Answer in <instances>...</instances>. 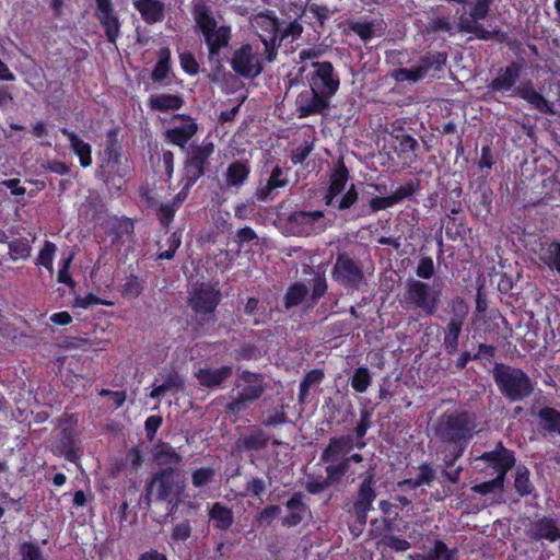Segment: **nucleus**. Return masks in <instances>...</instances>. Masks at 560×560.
I'll return each instance as SVG.
<instances>
[{
  "label": "nucleus",
  "instance_id": "nucleus-9",
  "mask_svg": "<svg viewBox=\"0 0 560 560\" xmlns=\"http://www.w3.org/2000/svg\"><path fill=\"white\" fill-rule=\"evenodd\" d=\"M331 278L347 291H363L368 285L361 261L347 253H338L331 269Z\"/></svg>",
  "mask_w": 560,
  "mask_h": 560
},
{
  "label": "nucleus",
  "instance_id": "nucleus-45",
  "mask_svg": "<svg viewBox=\"0 0 560 560\" xmlns=\"http://www.w3.org/2000/svg\"><path fill=\"white\" fill-rule=\"evenodd\" d=\"M244 313L253 317V324L258 326L262 325L268 320L266 308L261 305L257 298L250 296L244 306Z\"/></svg>",
  "mask_w": 560,
  "mask_h": 560
},
{
  "label": "nucleus",
  "instance_id": "nucleus-24",
  "mask_svg": "<svg viewBox=\"0 0 560 560\" xmlns=\"http://www.w3.org/2000/svg\"><path fill=\"white\" fill-rule=\"evenodd\" d=\"M336 10H331L325 4L307 3L303 10V14L307 19L308 25L318 34L325 31L326 22L335 14Z\"/></svg>",
  "mask_w": 560,
  "mask_h": 560
},
{
  "label": "nucleus",
  "instance_id": "nucleus-6",
  "mask_svg": "<svg viewBox=\"0 0 560 560\" xmlns=\"http://www.w3.org/2000/svg\"><path fill=\"white\" fill-rule=\"evenodd\" d=\"M182 470L173 467L160 469L153 474L147 486L145 499L151 500V495H155L158 501H166L172 505L171 512L180 502L186 482Z\"/></svg>",
  "mask_w": 560,
  "mask_h": 560
},
{
  "label": "nucleus",
  "instance_id": "nucleus-52",
  "mask_svg": "<svg viewBox=\"0 0 560 560\" xmlns=\"http://www.w3.org/2000/svg\"><path fill=\"white\" fill-rule=\"evenodd\" d=\"M57 250L56 245L50 241H45L36 258V265L43 266L49 272L54 270V258Z\"/></svg>",
  "mask_w": 560,
  "mask_h": 560
},
{
  "label": "nucleus",
  "instance_id": "nucleus-43",
  "mask_svg": "<svg viewBox=\"0 0 560 560\" xmlns=\"http://www.w3.org/2000/svg\"><path fill=\"white\" fill-rule=\"evenodd\" d=\"M372 424V410L366 408L360 411V420L353 430V436L357 440V450H362L366 443L364 436Z\"/></svg>",
  "mask_w": 560,
  "mask_h": 560
},
{
  "label": "nucleus",
  "instance_id": "nucleus-23",
  "mask_svg": "<svg viewBox=\"0 0 560 560\" xmlns=\"http://www.w3.org/2000/svg\"><path fill=\"white\" fill-rule=\"evenodd\" d=\"M304 499V493L295 492L285 502V508L289 513L281 520L282 526L288 528L294 527L304 520L305 514L308 512V506L305 503Z\"/></svg>",
  "mask_w": 560,
  "mask_h": 560
},
{
  "label": "nucleus",
  "instance_id": "nucleus-28",
  "mask_svg": "<svg viewBox=\"0 0 560 560\" xmlns=\"http://www.w3.org/2000/svg\"><path fill=\"white\" fill-rule=\"evenodd\" d=\"M133 7L140 13L141 19L149 25L164 20L165 8L161 0H135Z\"/></svg>",
  "mask_w": 560,
  "mask_h": 560
},
{
  "label": "nucleus",
  "instance_id": "nucleus-21",
  "mask_svg": "<svg viewBox=\"0 0 560 560\" xmlns=\"http://www.w3.org/2000/svg\"><path fill=\"white\" fill-rule=\"evenodd\" d=\"M348 179L349 171L345 163L340 161L329 177V185L324 196L326 206H335V199L345 190Z\"/></svg>",
  "mask_w": 560,
  "mask_h": 560
},
{
  "label": "nucleus",
  "instance_id": "nucleus-61",
  "mask_svg": "<svg viewBox=\"0 0 560 560\" xmlns=\"http://www.w3.org/2000/svg\"><path fill=\"white\" fill-rule=\"evenodd\" d=\"M143 290L141 282L138 277L131 275L127 278L126 282L122 284L121 295L127 299L138 298Z\"/></svg>",
  "mask_w": 560,
  "mask_h": 560
},
{
  "label": "nucleus",
  "instance_id": "nucleus-50",
  "mask_svg": "<svg viewBox=\"0 0 560 560\" xmlns=\"http://www.w3.org/2000/svg\"><path fill=\"white\" fill-rule=\"evenodd\" d=\"M327 281L324 275L317 273L313 279L312 292L306 300L307 307H314L327 292Z\"/></svg>",
  "mask_w": 560,
  "mask_h": 560
},
{
  "label": "nucleus",
  "instance_id": "nucleus-1",
  "mask_svg": "<svg viewBox=\"0 0 560 560\" xmlns=\"http://www.w3.org/2000/svg\"><path fill=\"white\" fill-rule=\"evenodd\" d=\"M191 14L208 49V61L211 66L209 79L215 81L217 77L224 73L225 58L222 50L230 46L232 28L225 24L218 25L211 8L203 1L194 4Z\"/></svg>",
  "mask_w": 560,
  "mask_h": 560
},
{
  "label": "nucleus",
  "instance_id": "nucleus-11",
  "mask_svg": "<svg viewBox=\"0 0 560 560\" xmlns=\"http://www.w3.org/2000/svg\"><path fill=\"white\" fill-rule=\"evenodd\" d=\"M214 149L212 141L190 144L184 160L183 176L198 182L206 174V166L214 153Z\"/></svg>",
  "mask_w": 560,
  "mask_h": 560
},
{
  "label": "nucleus",
  "instance_id": "nucleus-18",
  "mask_svg": "<svg viewBox=\"0 0 560 560\" xmlns=\"http://www.w3.org/2000/svg\"><path fill=\"white\" fill-rule=\"evenodd\" d=\"M374 483V475L368 472L360 485L357 499L350 510L354 516H359L361 520L368 515L376 498V492L373 488Z\"/></svg>",
  "mask_w": 560,
  "mask_h": 560
},
{
  "label": "nucleus",
  "instance_id": "nucleus-19",
  "mask_svg": "<svg viewBox=\"0 0 560 560\" xmlns=\"http://www.w3.org/2000/svg\"><path fill=\"white\" fill-rule=\"evenodd\" d=\"M527 536L537 541L546 539L555 542L560 539V527L553 518L541 517L530 523Z\"/></svg>",
  "mask_w": 560,
  "mask_h": 560
},
{
  "label": "nucleus",
  "instance_id": "nucleus-12",
  "mask_svg": "<svg viewBox=\"0 0 560 560\" xmlns=\"http://www.w3.org/2000/svg\"><path fill=\"white\" fill-rule=\"evenodd\" d=\"M230 63L236 74L246 79H254L264 70L262 61L254 52L250 44H243L237 48Z\"/></svg>",
  "mask_w": 560,
  "mask_h": 560
},
{
  "label": "nucleus",
  "instance_id": "nucleus-4",
  "mask_svg": "<svg viewBox=\"0 0 560 560\" xmlns=\"http://www.w3.org/2000/svg\"><path fill=\"white\" fill-rule=\"evenodd\" d=\"M222 300L220 290L208 283L195 288L187 304L194 313L189 319L191 331L198 336L206 334V327L215 323V311Z\"/></svg>",
  "mask_w": 560,
  "mask_h": 560
},
{
  "label": "nucleus",
  "instance_id": "nucleus-37",
  "mask_svg": "<svg viewBox=\"0 0 560 560\" xmlns=\"http://www.w3.org/2000/svg\"><path fill=\"white\" fill-rule=\"evenodd\" d=\"M354 448H357V440L352 434L334 436L322 455H347Z\"/></svg>",
  "mask_w": 560,
  "mask_h": 560
},
{
  "label": "nucleus",
  "instance_id": "nucleus-20",
  "mask_svg": "<svg viewBox=\"0 0 560 560\" xmlns=\"http://www.w3.org/2000/svg\"><path fill=\"white\" fill-rule=\"evenodd\" d=\"M270 441V435L259 427H252L242 434L235 446L240 452H258L264 450Z\"/></svg>",
  "mask_w": 560,
  "mask_h": 560
},
{
  "label": "nucleus",
  "instance_id": "nucleus-40",
  "mask_svg": "<svg viewBox=\"0 0 560 560\" xmlns=\"http://www.w3.org/2000/svg\"><path fill=\"white\" fill-rule=\"evenodd\" d=\"M119 127H114L106 132L104 154L108 162L119 165L121 162V145L118 139Z\"/></svg>",
  "mask_w": 560,
  "mask_h": 560
},
{
  "label": "nucleus",
  "instance_id": "nucleus-30",
  "mask_svg": "<svg viewBox=\"0 0 560 560\" xmlns=\"http://www.w3.org/2000/svg\"><path fill=\"white\" fill-rule=\"evenodd\" d=\"M250 174V165L246 160H236L229 164L225 172V185L228 188H240L245 184Z\"/></svg>",
  "mask_w": 560,
  "mask_h": 560
},
{
  "label": "nucleus",
  "instance_id": "nucleus-13",
  "mask_svg": "<svg viewBox=\"0 0 560 560\" xmlns=\"http://www.w3.org/2000/svg\"><path fill=\"white\" fill-rule=\"evenodd\" d=\"M330 98L325 94L308 88L301 91L295 98V108L299 118L314 115H326L330 108Z\"/></svg>",
  "mask_w": 560,
  "mask_h": 560
},
{
  "label": "nucleus",
  "instance_id": "nucleus-39",
  "mask_svg": "<svg viewBox=\"0 0 560 560\" xmlns=\"http://www.w3.org/2000/svg\"><path fill=\"white\" fill-rule=\"evenodd\" d=\"M445 62V54L428 51L419 58L416 68L423 79L432 69L434 71H441Z\"/></svg>",
  "mask_w": 560,
  "mask_h": 560
},
{
  "label": "nucleus",
  "instance_id": "nucleus-8",
  "mask_svg": "<svg viewBox=\"0 0 560 560\" xmlns=\"http://www.w3.org/2000/svg\"><path fill=\"white\" fill-rule=\"evenodd\" d=\"M493 378L501 394L510 401H521L533 393L532 381L521 369L495 363Z\"/></svg>",
  "mask_w": 560,
  "mask_h": 560
},
{
  "label": "nucleus",
  "instance_id": "nucleus-10",
  "mask_svg": "<svg viewBox=\"0 0 560 560\" xmlns=\"http://www.w3.org/2000/svg\"><path fill=\"white\" fill-rule=\"evenodd\" d=\"M312 67L313 71L306 75L308 88L331 100L340 88V78L334 65L330 61H314Z\"/></svg>",
  "mask_w": 560,
  "mask_h": 560
},
{
  "label": "nucleus",
  "instance_id": "nucleus-31",
  "mask_svg": "<svg viewBox=\"0 0 560 560\" xmlns=\"http://www.w3.org/2000/svg\"><path fill=\"white\" fill-rule=\"evenodd\" d=\"M198 132V124L191 121L189 124L170 128L164 132L166 142L185 149L188 141Z\"/></svg>",
  "mask_w": 560,
  "mask_h": 560
},
{
  "label": "nucleus",
  "instance_id": "nucleus-3",
  "mask_svg": "<svg viewBox=\"0 0 560 560\" xmlns=\"http://www.w3.org/2000/svg\"><path fill=\"white\" fill-rule=\"evenodd\" d=\"M523 61L513 60L508 66L501 67L497 75L489 82L488 90L502 94L513 91L512 96L522 98L539 113L553 114L551 105L546 97L535 89L533 81L527 80L516 85L523 71Z\"/></svg>",
  "mask_w": 560,
  "mask_h": 560
},
{
  "label": "nucleus",
  "instance_id": "nucleus-27",
  "mask_svg": "<svg viewBox=\"0 0 560 560\" xmlns=\"http://www.w3.org/2000/svg\"><path fill=\"white\" fill-rule=\"evenodd\" d=\"M147 105L153 112H176L185 105V100L180 94H151L148 97Z\"/></svg>",
  "mask_w": 560,
  "mask_h": 560
},
{
  "label": "nucleus",
  "instance_id": "nucleus-14",
  "mask_svg": "<svg viewBox=\"0 0 560 560\" xmlns=\"http://www.w3.org/2000/svg\"><path fill=\"white\" fill-rule=\"evenodd\" d=\"M497 476L488 481L475 485L471 490L481 495L490 493H502L504 491V479L506 472L514 466L515 457H487Z\"/></svg>",
  "mask_w": 560,
  "mask_h": 560
},
{
  "label": "nucleus",
  "instance_id": "nucleus-33",
  "mask_svg": "<svg viewBox=\"0 0 560 560\" xmlns=\"http://www.w3.org/2000/svg\"><path fill=\"white\" fill-rule=\"evenodd\" d=\"M538 428L546 434L560 436V411L553 407H542L537 412Z\"/></svg>",
  "mask_w": 560,
  "mask_h": 560
},
{
  "label": "nucleus",
  "instance_id": "nucleus-42",
  "mask_svg": "<svg viewBox=\"0 0 560 560\" xmlns=\"http://www.w3.org/2000/svg\"><path fill=\"white\" fill-rule=\"evenodd\" d=\"M209 517L214 521L215 527L221 530L229 529L234 521L232 510L220 502L212 504L209 511Z\"/></svg>",
  "mask_w": 560,
  "mask_h": 560
},
{
  "label": "nucleus",
  "instance_id": "nucleus-51",
  "mask_svg": "<svg viewBox=\"0 0 560 560\" xmlns=\"http://www.w3.org/2000/svg\"><path fill=\"white\" fill-rule=\"evenodd\" d=\"M460 31L468 34H474L480 40H491L499 34V30L489 31L481 24L475 22H462Z\"/></svg>",
  "mask_w": 560,
  "mask_h": 560
},
{
  "label": "nucleus",
  "instance_id": "nucleus-56",
  "mask_svg": "<svg viewBox=\"0 0 560 560\" xmlns=\"http://www.w3.org/2000/svg\"><path fill=\"white\" fill-rule=\"evenodd\" d=\"M419 188V184L411 179L398 187L392 195H389L394 206L405 199H410Z\"/></svg>",
  "mask_w": 560,
  "mask_h": 560
},
{
  "label": "nucleus",
  "instance_id": "nucleus-17",
  "mask_svg": "<svg viewBox=\"0 0 560 560\" xmlns=\"http://www.w3.org/2000/svg\"><path fill=\"white\" fill-rule=\"evenodd\" d=\"M194 375L201 387L209 389L223 388L233 375V366L221 365L217 369L205 366L196 371Z\"/></svg>",
  "mask_w": 560,
  "mask_h": 560
},
{
  "label": "nucleus",
  "instance_id": "nucleus-54",
  "mask_svg": "<svg viewBox=\"0 0 560 560\" xmlns=\"http://www.w3.org/2000/svg\"><path fill=\"white\" fill-rule=\"evenodd\" d=\"M302 33H303L302 24L298 20H294V21L285 24L284 26H282V24L280 23L278 35H275V37L278 38L279 44H281L283 40L289 39V38L291 40L299 38L302 35Z\"/></svg>",
  "mask_w": 560,
  "mask_h": 560
},
{
  "label": "nucleus",
  "instance_id": "nucleus-63",
  "mask_svg": "<svg viewBox=\"0 0 560 560\" xmlns=\"http://www.w3.org/2000/svg\"><path fill=\"white\" fill-rule=\"evenodd\" d=\"M435 268L432 257L423 256L419 259L416 267V275L420 279L429 280L434 276Z\"/></svg>",
  "mask_w": 560,
  "mask_h": 560
},
{
  "label": "nucleus",
  "instance_id": "nucleus-60",
  "mask_svg": "<svg viewBox=\"0 0 560 560\" xmlns=\"http://www.w3.org/2000/svg\"><path fill=\"white\" fill-rule=\"evenodd\" d=\"M434 478V470L428 465H422L419 468L417 477L415 479L405 480L404 483H408L412 488H416L422 485H429Z\"/></svg>",
  "mask_w": 560,
  "mask_h": 560
},
{
  "label": "nucleus",
  "instance_id": "nucleus-36",
  "mask_svg": "<svg viewBox=\"0 0 560 560\" xmlns=\"http://www.w3.org/2000/svg\"><path fill=\"white\" fill-rule=\"evenodd\" d=\"M172 73L171 49L162 47L159 50L158 61L151 72V80L154 83H162Z\"/></svg>",
  "mask_w": 560,
  "mask_h": 560
},
{
  "label": "nucleus",
  "instance_id": "nucleus-25",
  "mask_svg": "<svg viewBox=\"0 0 560 560\" xmlns=\"http://www.w3.org/2000/svg\"><path fill=\"white\" fill-rule=\"evenodd\" d=\"M60 132L68 139L70 149L78 156L81 167H90L93 162L91 144L67 127H62Z\"/></svg>",
  "mask_w": 560,
  "mask_h": 560
},
{
  "label": "nucleus",
  "instance_id": "nucleus-5",
  "mask_svg": "<svg viewBox=\"0 0 560 560\" xmlns=\"http://www.w3.org/2000/svg\"><path fill=\"white\" fill-rule=\"evenodd\" d=\"M234 386L237 395L224 406V413L234 417L248 409L249 405L257 401L266 390L264 374L249 370L237 371Z\"/></svg>",
  "mask_w": 560,
  "mask_h": 560
},
{
  "label": "nucleus",
  "instance_id": "nucleus-47",
  "mask_svg": "<svg viewBox=\"0 0 560 560\" xmlns=\"http://www.w3.org/2000/svg\"><path fill=\"white\" fill-rule=\"evenodd\" d=\"M77 434L73 427L62 428L59 433V447L62 455H75Z\"/></svg>",
  "mask_w": 560,
  "mask_h": 560
},
{
  "label": "nucleus",
  "instance_id": "nucleus-32",
  "mask_svg": "<svg viewBox=\"0 0 560 560\" xmlns=\"http://www.w3.org/2000/svg\"><path fill=\"white\" fill-rule=\"evenodd\" d=\"M185 389V381L175 370H171L163 376L162 384L154 386L150 393V398L159 399L163 394L171 392L177 394Z\"/></svg>",
  "mask_w": 560,
  "mask_h": 560
},
{
  "label": "nucleus",
  "instance_id": "nucleus-26",
  "mask_svg": "<svg viewBox=\"0 0 560 560\" xmlns=\"http://www.w3.org/2000/svg\"><path fill=\"white\" fill-rule=\"evenodd\" d=\"M135 232V224L130 218L115 217L113 220L108 222L107 233L110 236V242L113 246L121 247L128 237H130Z\"/></svg>",
  "mask_w": 560,
  "mask_h": 560
},
{
  "label": "nucleus",
  "instance_id": "nucleus-22",
  "mask_svg": "<svg viewBox=\"0 0 560 560\" xmlns=\"http://www.w3.org/2000/svg\"><path fill=\"white\" fill-rule=\"evenodd\" d=\"M289 184V179L284 170L280 165H276L270 173L269 178L265 185L257 187L255 196L259 201H269L273 199V191L276 189L284 188Z\"/></svg>",
  "mask_w": 560,
  "mask_h": 560
},
{
  "label": "nucleus",
  "instance_id": "nucleus-38",
  "mask_svg": "<svg viewBox=\"0 0 560 560\" xmlns=\"http://www.w3.org/2000/svg\"><path fill=\"white\" fill-rule=\"evenodd\" d=\"M308 288L301 281L290 284L283 295V305L285 310H291L299 306L303 301L308 298Z\"/></svg>",
  "mask_w": 560,
  "mask_h": 560
},
{
  "label": "nucleus",
  "instance_id": "nucleus-53",
  "mask_svg": "<svg viewBox=\"0 0 560 560\" xmlns=\"http://www.w3.org/2000/svg\"><path fill=\"white\" fill-rule=\"evenodd\" d=\"M178 208L173 203H160L156 209V217L160 225L167 232L174 221Z\"/></svg>",
  "mask_w": 560,
  "mask_h": 560
},
{
  "label": "nucleus",
  "instance_id": "nucleus-46",
  "mask_svg": "<svg viewBox=\"0 0 560 560\" xmlns=\"http://www.w3.org/2000/svg\"><path fill=\"white\" fill-rule=\"evenodd\" d=\"M451 318L448 322L459 323L465 325L466 318L469 314V305L462 296H454L448 303Z\"/></svg>",
  "mask_w": 560,
  "mask_h": 560
},
{
  "label": "nucleus",
  "instance_id": "nucleus-59",
  "mask_svg": "<svg viewBox=\"0 0 560 560\" xmlns=\"http://www.w3.org/2000/svg\"><path fill=\"white\" fill-rule=\"evenodd\" d=\"M392 77L396 82H418L422 80L419 70H417L416 66L411 68H397L392 72Z\"/></svg>",
  "mask_w": 560,
  "mask_h": 560
},
{
  "label": "nucleus",
  "instance_id": "nucleus-34",
  "mask_svg": "<svg viewBox=\"0 0 560 560\" xmlns=\"http://www.w3.org/2000/svg\"><path fill=\"white\" fill-rule=\"evenodd\" d=\"M538 258L549 270L560 275V242H545L540 244Z\"/></svg>",
  "mask_w": 560,
  "mask_h": 560
},
{
  "label": "nucleus",
  "instance_id": "nucleus-2",
  "mask_svg": "<svg viewBox=\"0 0 560 560\" xmlns=\"http://www.w3.org/2000/svg\"><path fill=\"white\" fill-rule=\"evenodd\" d=\"M477 415L469 410L445 411L435 425L436 438L453 450V455H462L478 433Z\"/></svg>",
  "mask_w": 560,
  "mask_h": 560
},
{
  "label": "nucleus",
  "instance_id": "nucleus-57",
  "mask_svg": "<svg viewBox=\"0 0 560 560\" xmlns=\"http://www.w3.org/2000/svg\"><path fill=\"white\" fill-rule=\"evenodd\" d=\"M349 468L348 460H341L336 465H327L325 470L327 476L325 477L328 483L331 486H336L340 482L343 475L347 472Z\"/></svg>",
  "mask_w": 560,
  "mask_h": 560
},
{
  "label": "nucleus",
  "instance_id": "nucleus-29",
  "mask_svg": "<svg viewBox=\"0 0 560 560\" xmlns=\"http://www.w3.org/2000/svg\"><path fill=\"white\" fill-rule=\"evenodd\" d=\"M389 136L394 139L393 150L398 156H404L406 153L413 152L419 148L417 139L407 133L405 128L397 122L392 125Z\"/></svg>",
  "mask_w": 560,
  "mask_h": 560
},
{
  "label": "nucleus",
  "instance_id": "nucleus-7",
  "mask_svg": "<svg viewBox=\"0 0 560 560\" xmlns=\"http://www.w3.org/2000/svg\"><path fill=\"white\" fill-rule=\"evenodd\" d=\"M442 290L428 282L409 279L401 299L406 311H420L425 316L435 315L441 304Z\"/></svg>",
  "mask_w": 560,
  "mask_h": 560
},
{
  "label": "nucleus",
  "instance_id": "nucleus-58",
  "mask_svg": "<svg viewBox=\"0 0 560 560\" xmlns=\"http://www.w3.org/2000/svg\"><path fill=\"white\" fill-rule=\"evenodd\" d=\"M515 489L520 495H526L532 492L533 486L529 481V471L526 467L516 468Z\"/></svg>",
  "mask_w": 560,
  "mask_h": 560
},
{
  "label": "nucleus",
  "instance_id": "nucleus-49",
  "mask_svg": "<svg viewBox=\"0 0 560 560\" xmlns=\"http://www.w3.org/2000/svg\"><path fill=\"white\" fill-rule=\"evenodd\" d=\"M9 255L12 260L27 259L31 255L32 247L25 237L15 238L8 243Z\"/></svg>",
  "mask_w": 560,
  "mask_h": 560
},
{
  "label": "nucleus",
  "instance_id": "nucleus-15",
  "mask_svg": "<svg viewBox=\"0 0 560 560\" xmlns=\"http://www.w3.org/2000/svg\"><path fill=\"white\" fill-rule=\"evenodd\" d=\"M323 218L322 210L293 211L288 218V223L295 234L308 236L324 231L325 225L319 224Z\"/></svg>",
  "mask_w": 560,
  "mask_h": 560
},
{
  "label": "nucleus",
  "instance_id": "nucleus-62",
  "mask_svg": "<svg viewBox=\"0 0 560 560\" xmlns=\"http://www.w3.org/2000/svg\"><path fill=\"white\" fill-rule=\"evenodd\" d=\"M179 65L183 71L189 75H196L199 73V63L195 55L190 51L179 54Z\"/></svg>",
  "mask_w": 560,
  "mask_h": 560
},
{
  "label": "nucleus",
  "instance_id": "nucleus-55",
  "mask_svg": "<svg viewBox=\"0 0 560 560\" xmlns=\"http://www.w3.org/2000/svg\"><path fill=\"white\" fill-rule=\"evenodd\" d=\"M72 260H73L72 253L67 257H62L59 260V270H58V275H57V281L59 283H63V284L68 285L70 289H74L77 285V282L73 280V278L69 271Z\"/></svg>",
  "mask_w": 560,
  "mask_h": 560
},
{
  "label": "nucleus",
  "instance_id": "nucleus-41",
  "mask_svg": "<svg viewBox=\"0 0 560 560\" xmlns=\"http://www.w3.org/2000/svg\"><path fill=\"white\" fill-rule=\"evenodd\" d=\"M457 553L456 548L450 549L444 541L436 539L428 552L417 555V558L420 560H458Z\"/></svg>",
  "mask_w": 560,
  "mask_h": 560
},
{
  "label": "nucleus",
  "instance_id": "nucleus-35",
  "mask_svg": "<svg viewBox=\"0 0 560 560\" xmlns=\"http://www.w3.org/2000/svg\"><path fill=\"white\" fill-rule=\"evenodd\" d=\"M464 325L454 322H447L443 327V343L442 348L447 355H454L458 351L459 337L462 335Z\"/></svg>",
  "mask_w": 560,
  "mask_h": 560
},
{
  "label": "nucleus",
  "instance_id": "nucleus-16",
  "mask_svg": "<svg viewBox=\"0 0 560 560\" xmlns=\"http://www.w3.org/2000/svg\"><path fill=\"white\" fill-rule=\"evenodd\" d=\"M94 1L96 4L95 18L104 28L107 42L110 44H116L121 33V23L119 16L115 13L112 0Z\"/></svg>",
  "mask_w": 560,
  "mask_h": 560
},
{
  "label": "nucleus",
  "instance_id": "nucleus-44",
  "mask_svg": "<svg viewBox=\"0 0 560 560\" xmlns=\"http://www.w3.org/2000/svg\"><path fill=\"white\" fill-rule=\"evenodd\" d=\"M348 28L357 34L363 43L371 42L375 36V25L373 21L348 20Z\"/></svg>",
  "mask_w": 560,
  "mask_h": 560
},
{
  "label": "nucleus",
  "instance_id": "nucleus-64",
  "mask_svg": "<svg viewBox=\"0 0 560 560\" xmlns=\"http://www.w3.org/2000/svg\"><path fill=\"white\" fill-rule=\"evenodd\" d=\"M425 30L428 33L451 32L452 23L448 16H434L428 21Z\"/></svg>",
  "mask_w": 560,
  "mask_h": 560
},
{
  "label": "nucleus",
  "instance_id": "nucleus-48",
  "mask_svg": "<svg viewBox=\"0 0 560 560\" xmlns=\"http://www.w3.org/2000/svg\"><path fill=\"white\" fill-rule=\"evenodd\" d=\"M372 376L366 366H359L354 370L351 377V387L357 393H365L371 385Z\"/></svg>",
  "mask_w": 560,
  "mask_h": 560
}]
</instances>
